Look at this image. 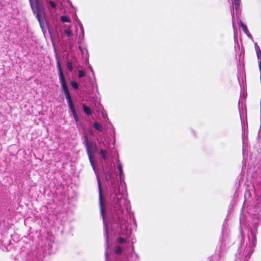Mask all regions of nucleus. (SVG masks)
<instances>
[{"instance_id":"1","label":"nucleus","mask_w":261,"mask_h":261,"mask_svg":"<svg viewBox=\"0 0 261 261\" xmlns=\"http://www.w3.org/2000/svg\"><path fill=\"white\" fill-rule=\"evenodd\" d=\"M29 1L33 12L36 15L41 28H42L45 15L44 7L42 4L34 5L33 0H29Z\"/></svg>"},{"instance_id":"2","label":"nucleus","mask_w":261,"mask_h":261,"mask_svg":"<svg viewBox=\"0 0 261 261\" xmlns=\"http://www.w3.org/2000/svg\"><path fill=\"white\" fill-rule=\"evenodd\" d=\"M57 67L59 73V79L61 82V85H62V87L63 88V90L64 92L65 95V96L70 95V93L69 92V90H68L67 84H66L65 78L64 75L63 74V72L62 71L60 63L59 61H58L57 62Z\"/></svg>"},{"instance_id":"3","label":"nucleus","mask_w":261,"mask_h":261,"mask_svg":"<svg viewBox=\"0 0 261 261\" xmlns=\"http://www.w3.org/2000/svg\"><path fill=\"white\" fill-rule=\"evenodd\" d=\"M84 141L87 153H91L92 154L93 152L96 151V144L91 142H89L87 136L85 137Z\"/></svg>"},{"instance_id":"4","label":"nucleus","mask_w":261,"mask_h":261,"mask_svg":"<svg viewBox=\"0 0 261 261\" xmlns=\"http://www.w3.org/2000/svg\"><path fill=\"white\" fill-rule=\"evenodd\" d=\"M89 162L93 168V169H95V163L94 161L93 157L92 155V154L91 153H87Z\"/></svg>"},{"instance_id":"5","label":"nucleus","mask_w":261,"mask_h":261,"mask_svg":"<svg viewBox=\"0 0 261 261\" xmlns=\"http://www.w3.org/2000/svg\"><path fill=\"white\" fill-rule=\"evenodd\" d=\"M83 110H84V112L87 115H90L92 114V111H91V109L88 107H87L85 105H83Z\"/></svg>"},{"instance_id":"6","label":"nucleus","mask_w":261,"mask_h":261,"mask_svg":"<svg viewBox=\"0 0 261 261\" xmlns=\"http://www.w3.org/2000/svg\"><path fill=\"white\" fill-rule=\"evenodd\" d=\"M100 154L102 158L104 160H106L108 159V156H107L108 151L107 150H103V149H100Z\"/></svg>"},{"instance_id":"7","label":"nucleus","mask_w":261,"mask_h":261,"mask_svg":"<svg viewBox=\"0 0 261 261\" xmlns=\"http://www.w3.org/2000/svg\"><path fill=\"white\" fill-rule=\"evenodd\" d=\"M65 96H66V99L67 100V102L68 103L69 108L73 107L74 106H73V104L72 103V99H71L70 95H68Z\"/></svg>"},{"instance_id":"8","label":"nucleus","mask_w":261,"mask_h":261,"mask_svg":"<svg viewBox=\"0 0 261 261\" xmlns=\"http://www.w3.org/2000/svg\"><path fill=\"white\" fill-rule=\"evenodd\" d=\"M114 251L116 254H120L122 252V248L120 246L117 245L115 247Z\"/></svg>"},{"instance_id":"9","label":"nucleus","mask_w":261,"mask_h":261,"mask_svg":"<svg viewBox=\"0 0 261 261\" xmlns=\"http://www.w3.org/2000/svg\"><path fill=\"white\" fill-rule=\"evenodd\" d=\"M94 127L98 130L101 131L102 130L101 125L98 122H94L93 124Z\"/></svg>"},{"instance_id":"10","label":"nucleus","mask_w":261,"mask_h":261,"mask_svg":"<svg viewBox=\"0 0 261 261\" xmlns=\"http://www.w3.org/2000/svg\"><path fill=\"white\" fill-rule=\"evenodd\" d=\"M117 169L119 171V176L120 178H121L122 176L123 175L122 166L120 164H119L117 166Z\"/></svg>"},{"instance_id":"11","label":"nucleus","mask_w":261,"mask_h":261,"mask_svg":"<svg viewBox=\"0 0 261 261\" xmlns=\"http://www.w3.org/2000/svg\"><path fill=\"white\" fill-rule=\"evenodd\" d=\"M61 20L63 22H70V19L66 16L63 15L61 17Z\"/></svg>"},{"instance_id":"12","label":"nucleus","mask_w":261,"mask_h":261,"mask_svg":"<svg viewBox=\"0 0 261 261\" xmlns=\"http://www.w3.org/2000/svg\"><path fill=\"white\" fill-rule=\"evenodd\" d=\"M240 25L242 29V31L245 33L247 34L248 33V30L247 27L242 22L240 21Z\"/></svg>"},{"instance_id":"13","label":"nucleus","mask_w":261,"mask_h":261,"mask_svg":"<svg viewBox=\"0 0 261 261\" xmlns=\"http://www.w3.org/2000/svg\"><path fill=\"white\" fill-rule=\"evenodd\" d=\"M86 73L85 71L83 70H80L78 71V76L80 78L83 77L85 76Z\"/></svg>"},{"instance_id":"14","label":"nucleus","mask_w":261,"mask_h":261,"mask_svg":"<svg viewBox=\"0 0 261 261\" xmlns=\"http://www.w3.org/2000/svg\"><path fill=\"white\" fill-rule=\"evenodd\" d=\"M67 67L70 71H72L73 70L72 64L71 62H68L67 63Z\"/></svg>"},{"instance_id":"15","label":"nucleus","mask_w":261,"mask_h":261,"mask_svg":"<svg viewBox=\"0 0 261 261\" xmlns=\"http://www.w3.org/2000/svg\"><path fill=\"white\" fill-rule=\"evenodd\" d=\"M117 241L119 244H123L126 242V240L122 237H119L117 238Z\"/></svg>"},{"instance_id":"16","label":"nucleus","mask_w":261,"mask_h":261,"mask_svg":"<svg viewBox=\"0 0 261 261\" xmlns=\"http://www.w3.org/2000/svg\"><path fill=\"white\" fill-rule=\"evenodd\" d=\"M71 85L75 89H77L78 88V84L75 81H71Z\"/></svg>"},{"instance_id":"17","label":"nucleus","mask_w":261,"mask_h":261,"mask_svg":"<svg viewBox=\"0 0 261 261\" xmlns=\"http://www.w3.org/2000/svg\"><path fill=\"white\" fill-rule=\"evenodd\" d=\"M100 212H101L102 218H103V219H104V218H105V215H104L105 208H104L103 206H102V204L101 202H100Z\"/></svg>"},{"instance_id":"18","label":"nucleus","mask_w":261,"mask_h":261,"mask_svg":"<svg viewBox=\"0 0 261 261\" xmlns=\"http://www.w3.org/2000/svg\"><path fill=\"white\" fill-rule=\"evenodd\" d=\"M236 9H239L240 7V0H234Z\"/></svg>"},{"instance_id":"19","label":"nucleus","mask_w":261,"mask_h":261,"mask_svg":"<svg viewBox=\"0 0 261 261\" xmlns=\"http://www.w3.org/2000/svg\"><path fill=\"white\" fill-rule=\"evenodd\" d=\"M65 33L67 34V35L68 37H70L73 35L72 31L69 29H67L65 30Z\"/></svg>"},{"instance_id":"20","label":"nucleus","mask_w":261,"mask_h":261,"mask_svg":"<svg viewBox=\"0 0 261 261\" xmlns=\"http://www.w3.org/2000/svg\"><path fill=\"white\" fill-rule=\"evenodd\" d=\"M49 4L52 8L55 9L57 7L56 3L51 1H49Z\"/></svg>"},{"instance_id":"21","label":"nucleus","mask_w":261,"mask_h":261,"mask_svg":"<svg viewBox=\"0 0 261 261\" xmlns=\"http://www.w3.org/2000/svg\"><path fill=\"white\" fill-rule=\"evenodd\" d=\"M256 55L258 59H259L261 60V50H259L256 51Z\"/></svg>"},{"instance_id":"22","label":"nucleus","mask_w":261,"mask_h":261,"mask_svg":"<svg viewBox=\"0 0 261 261\" xmlns=\"http://www.w3.org/2000/svg\"><path fill=\"white\" fill-rule=\"evenodd\" d=\"M70 109L71 110V112H72L73 115H75V114H76V112H75V110L74 107H72V108H70Z\"/></svg>"},{"instance_id":"23","label":"nucleus","mask_w":261,"mask_h":261,"mask_svg":"<svg viewBox=\"0 0 261 261\" xmlns=\"http://www.w3.org/2000/svg\"><path fill=\"white\" fill-rule=\"evenodd\" d=\"M42 5L41 2L40 0H35V4L34 5Z\"/></svg>"},{"instance_id":"24","label":"nucleus","mask_w":261,"mask_h":261,"mask_svg":"<svg viewBox=\"0 0 261 261\" xmlns=\"http://www.w3.org/2000/svg\"><path fill=\"white\" fill-rule=\"evenodd\" d=\"M99 191L100 198H101V186H100V184H99Z\"/></svg>"},{"instance_id":"25","label":"nucleus","mask_w":261,"mask_h":261,"mask_svg":"<svg viewBox=\"0 0 261 261\" xmlns=\"http://www.w3.org/2000/svg\"><path fill=\"white\" fill-rule=\"evenodd\" d=\"M74 117V118L76 122H77L79 121V118L76 114L75 115H73Z\"/></svg>"},{"instance_id":"26","label":"nucleus","mask_w":261,"mask_h":261,"mask_svg":"<svg viewBox=\"0 0 261 261\" xmlns=\"http://www.w3.org/2000/svg\"><path fill=\"white\" fill-rule=\"evenodd\" d=\"M221 246H222V241L221 242V244H220V248H219V255L221 253Z\"/></svg>"},{"instance_id":"27","label":"nucleus","mask_w":261,"mask_h":261,"mask_svg":"<svg viewBox=\"0 0 261 261\" xmlns=\"http://www.w3.org/2000/svg\"><path fill=\"white\" fill-rule=\"evenodd\" d=\"M259 69L261 74V61L259 63Z\"/></svg>"},{"instance_id":"28","label":"nucleus","mask_w":261,"mask_h":261,"mask_svg":"<svg viewBox=\"0 0 261 261\" xmlns=\"http://www.w3.org/2000/svg\"><path fill=\"white\" fill-rule=\"evenodd\" d=\"M106 180H108V178L106 177Z\"/></svg>"}]
</instances>
